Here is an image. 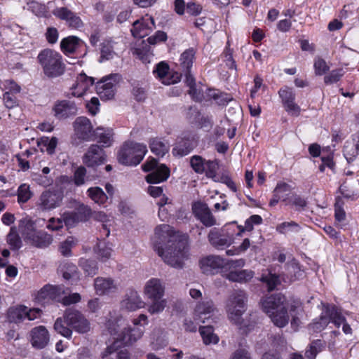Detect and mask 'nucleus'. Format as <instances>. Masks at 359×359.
Returning a JSON list of instances; mask_svg holds the SVG:
<instances>
[{"label":"nucleus","instance_id":"1","mask_svg":"<svg viewBox=\"0 0 359 359\" xmlns=\"http://www.w3.org/2000/svg\"><path fill=\"white\" fill-rule=\"evenodd\" d=\"M247 293L242 290H236L230 294L225 305L229 319L243 333L252 330L257 323L256 315L250 313L245 318H242L247 309Z\"/></svg>","mask_w":359,"mask_h":359},{"label":"nucleus","instance_id":"2","mask_svg":"<svg viewBox=\"0 0 359 359\" xmlns=\"http://www.w3.org/2000/svg\"><path fill=\"white\" fill-rule=\"evenodd\" d=\"M37 62L43 74L48 79L60 77L66 71L62 55L53 49L45 48L41 50L37 56Z\"/></svg>","mask_w":359,"mask_h":359},{"label":"nucleus","instance_id":"3","mask_svg":"<svg viewBox=\"0 0 359 359\" xmlns=\"http://www.w3.org/2000/svg\"><path fill=\"white\" fill-rule=\"evenodd\" d=\"M133 323L134 325L140 326L136 327H131L130 326L123 327V330L118 334L116 341L107 348L106 351L102 355V358L111 354L123 346L131 345L142 338L144 332L143 327L144 325L138 320V318L134 319Z\"/></svg>","mask_w":359,"mask_h":359},{"label":"nucleus","instance_id":"4","mask_svg":"<svg viewBox=\"0 0 359 359\" xmlns=\"http://www.w3.org/2000/svg\"><path fill=\"white\" fill-rule=\"evenodd\" d=\"M147 152L144 144L128 142H125L118 153V161L125 165H136L143 159Z\"/></svg>","mask_w":359,"mask_h":359},{"label":"nucleus","instance_id":"5","mask_svg":"<svg viewBox=\"0 0 359 359\" xmlns=\"http://www.w3.org/2000/svg\"><path fill=\"white\" fill-rule=\"evenodd\" d=\"M183 238L176 234L173 228L168 224H162L156 227L154 235L152 237L153 248L158 255L163 254V250L166 249L169 245L175 244Z\"/></svg>","mask_w":359,"mask_h":359},{"label":"nucleus","instance_id":"6","mask_svg":"<svg viewBox=\"0 0 359 359\" xmlns=\"http://www.w3.org/2000/svg\"><path fill=\"white\" fill-rule=\"evenodd\" d=\"M187 241L184 239L178 241L175 244L169 245L163 250V254L158 255L165 263L177 269L184 266V261L187 258L186 250Z\"/></svg>","mask_w":359,"mask_h":359},{"label":"nucleus","instance_id":"7","mask_svg":"<svg viewBox=\"0 0 359 359\" xmlns=\"http://www.w3.org/2000/svg\"><path fill=\"white\" fill-rule=\"evenodd\" d=\"M142 168L145 172H150L145 179L149 184H157L166 181L170 176V170L164 164H159L155 158L147 161Z\"/></svg>","mask_w":359,"mask_h":359},{"label":"nucleus","instance_id":"8","mask_svg":"<svg viewBox=\"0 0 359 359\" xmlns=\"http://www.w3.org/2000/svg\"><path fill=\"white\" fill-rule=\"evenodd\" d=\"M320 318L318 322L314 323V327L317 330L324 329L330 322L334 324L337 327H339L346 322L345 318L342 316L340 310L333 305H326Z\"/></svg>","mask_w":359,"mask_h":359},{"label":"nucleus","instance_id":"9","mask_svg":"<svg viewBox=\"0 0 359 359\" xmlns=\"http://www.w3.org/2000/svg\"><path fill=\"white\" fill-rule=\"evenodd\" d=\"M216 312L217 309L210 299H205L198 302L195 308L196 319L202 323H216L218 319V317L215 316Z\"/></svg>","mask_w":359,"mask_h":359},{"label":"nucleus","instance_id":"10","mask_svg":"<svg viewBox=\"0 0 359 359\" xmlns=\"http://www.w3.org/2000/svg\"><path fill=\"white\" fill-rule=\"evenodd\" d=\"M64 318L67 325L79 333H86L90 330L89 322L78 310L67 309L64 313Z\"/></svg>","mask_w":359,"mask_h":359},{"label":"nucleus","instance_id":"11","mask_svg":"<svg viewBox=\"0 0 359 359\" xmlns=\"http://www.w3.org/2000/svg\"><path fill=\"white\" fill-rule=\"evenodd\" d=\"M121 76L118 74L103 77L96 83L97 93L102 100H110L115 95V86L119 81Z\"/></svg>","mask_w":359,"mask_h":359},{"label":"nucleus","instance_id":"12","mask_svg":"<svg viewBox=\"0 0 359 359\" xmlns=\"http://www.w3.org/2000/svg\"><path fill=\"white\" fill-rule=\"evenodd\" d=\"M53 111L56 118L64 120L75 116L78 113V107L73 101L57 100L53 107Z\"/></svg>","mask_w":359,"mask_h":359},{"label":"nucleus","instance_id":"13","mask_svg":"<svg viewBox=\"0 0 359 359\" xmlns=\"http://www.w3.org/2000/svg\"><path fill=\"white\" fill-rule=\"evenodd\" d=\"M208 239L210 245L217 250H223L233 243L231 236L222 229H212L208 235Z\"/></svg>","mask_w":359,"mask_h":359},{"label":"nucleus","instance_id":"14","mask_svg":"<svg viewBox=\"0 0 359 359\" xmlns=\"http://www.w3.org/2000/svg\"><path fill=\"white\" fill-rule=\"evenodd\" d=\"M194 216L206 227H210L217 224L215 217L206 203L198 201L192 205Z\"/></svg>","mask_w":359,"mask_h":359},{"label":"nucleus","instance_id":"15","mask_svg":"<svg viewBox=\"0 0 359 359\" xmlns=\"http://www.w3.org/2000/svg\"><path fill=\"white\" fill-rule=\"evenodd\" d=\"M53 14L65 21L66 25L70 28L79 29L83 25L81 18L67 7H57L53 11Z\"/></svg>","mask_w":359,"mask_h":359},{"label":"nucleus","instance_id":"16","mask_svg":"<svg viewBox=\"0 0 359 359\" xmlns=\"http://www.w3.org/2000/svg\"><path fill=\"white\" fill-rule=\"evenodd\" d=\"M106 160L105 152L102 147L92 144L83 156V163L88 167H96L103 164Z\"/></svg>","mask_w":359,"mask_h":359},{"label":"nucleus","instance_id":"17","mask_svg":"<svg viewBox=\"0 0 359 359\" xmlns=\"http://www.w3.org/2000/svg\"><path fill=\"white\" fill-rule=\"evenodd\" d=\"M62 194L57 191H45L40 196L38 205L42 210H50L60 205Z\"/></svg>","mask_w":359,"mask_h":359},{"label":"nucleus","instance_id":"18","mask_svg":"<svg viewBox=\"0 0 359 359\" xmlns=\"http://www.w3.org/2000/svg\"><path fill=\"white\" fill-rule=\"evenodd\" d=\"M344 156L353 169L359 170V135L347 142L343 149Z\"/></svg>","mask_w":359,"mask_h":359},{"label":"nucleus","instance_id":"19","mask_svg":"<svg viewBox=\"0 0 359 359\" xmlns=\"http://www.w3.org/2000/svg\"><path fill=\"white\" fill-rule=\"evenodd\" d=\"M278 94L285 111L291 115L299 116L300 107L294 102L295 94L292 90L288 87H285L280 89Z\"/></svg>","mask_w":359,"mask_h":359},{"label":"nucleus","instance_id":"20","mask_svg":"<svg viewBox=\"0 0 359 359\" xmlns=\"http://www.w3.org/2000/svg\"><path fill=\"white\" fill-rule=\"evenodd\" d=\"M286 298L280 294L277 293L266 297L262 302L263 311L269 316L271 313L286 307Z\"/></svg>","mask_w":359,"mask_h":359},{"label":"nucleus","instance_id":"21","mask_svg":"<svg viewBox=\"0 0 359 359\" xmlns=\"http://www.w3.org/2000/svg\"><path fill=\"white\" fill-rule=\"evenodd\" d=\"M75 133L79 139L90 140L93 135V126L88 118L79 116L74 122Z\"/></svg>","mask_w":359,"mask_h":359},{"label":"nucleus","instance_id":"22","mask_svg":"<svg viewBox=\"0 0 359 359\" xmlns=\"http://www.w3.org/2000/svg\"><path fill=\"white\" fill-rule=\"evenodd\" d=\"M201 269L203 273L213 274L215 271L223 268L226 260L218 255H210L200 261Z\"/></svg>","mask_w":359,"mask_h":359},{"label":"nucleus","instance_id":"23","mask_svg":"<svg viewBox=\"0 0 359 359\" xmlns=\"http://www.w3.org/2000/svg\"><path fill=\"white\" fill-rule=\"evenodd\" d=\"M49 334L43 326L33 328L31 331V344L36 348L41 349L49 342Z\"/></svg>","mask_w":359,"mask_h":359},{"label":"nucleus","instance_id":"24","mask_svg":"<svg viewBox=\"0 0 359 359\" xmlns=\"http://www.w3.org/2000/svg\"><path fill=\"white\" fill-rule=\"evenodd\" d=\"M144 302L136 291L131 290L127 293L121 302V308L128 311H133L143 308Z\"/></svg>","mask_w":359,"mask_h":359},{"label":"nucleus","instance_id":"25","mask_svg":"<svg viewBox=\"0 0 359 359\" xmlns=\"http://www.w3.org/2000/svg\"><path fill=\"white\" fill-rule=\"evenodd\" d=\"M94 287L98 295L109 294L117 290V285L111 278H96L94 280Z\"/></svg>","mask_w":359,"mask_h":359},{"label":"nucleus","instance_id":"26","mask_svg":"<svg viewBox=\"0 0 359 359\" xmlns=\"http://www.w3.org/2000/svg\"><path fill=\"white\" fill-rule=\"evenodd\" d=\"M164 290L161 280L151 278L147 282L144 286V294L149 299H157L163 297Z\"/></svg>","mask_w":359,"mask_h":359},{"label":"nucleus","instance_id":"27","mask_svg":"<svg viewBox=\"0 0 359 359\" xmlns=\"http://www.w3.org/2000/svg\"><path fill=\"white\" fill-rule=\"evenodd\" d=\"M95 79L91 76H86L84 73H81L77 77V82L73 85L72 90H74L71 93L73 97H81L88 88L93 85Z\"/></svg>","mask_w":359,"mask_h":359},{"label":"nucleus","instance_id":"28","mask_svg":"<svg viewBox=\"0 0 359 359\" xmlns=\"http://www.w3.org/2000/svg\"><path fill=\"white\" fill-rule=\"evenodd\" d=\"M303 275L304 271L295 259H292L287 262L285 266V271L283 273L284 279L287 278L289 281L292 282L300 279Z\"/></svg>","mask_w":359,"mask_h":359},{"label":"nucleus","instance_id":"29","mask_svg":"<svg viewBox=\"0 0 359 359\" xmlns=\"http://www.w3.org/2000/svg\"><path fill=\"white\" fill-rule=\"evenodd\" d=\"M149 144L151 151L158 156H163L170 149L169 143L158 137L151 138Z\"/></svg>","mask_w":359,"mask_h":359},{"label":"nucleus","instance_id":"30","mask_svg":"<svg viewBox=\"0 0 359 359\" xmlns=\"http://www.w3.org/2000/svg\"><path fill=\"white\" fill-rule=\"evenodd\" d=\"M80 39L75 36L64 38L60 42V48L65 55L74 53L77 49Z\"/></svg>","mask_w":359,"mask_h":359},{"label":"nucleus","instance_id":"31","mask_svg":"<svg viewBox=\"0 0 359 359\" xmlns=\"http://www.w3.org/2000/svg\"><path fill=\"white\" fill-rule=\"evenodd\" d=\"M52 241L53 238L50 234L46 232L39 231L36 232L34 236L32 237L29 243L36 248H43L49 246Z\"/></svg>","mask_w":359,"mask_h":359},{"label":"nucleus","instance_id":"32","mask_svg":"<svg viewBox=\"0 0 359 359\" xmlns=\"http://www.w3.org/2000/svg\"><path fill=\"white\" fill-rule=\"evenodd\" d=\"M196 147V144L192 140H182L177 142L176 147L173 149L172 153L175 156H183L190 153Z\"/></svg>","mask_w":359,"mask_h":359},{"label":"nucleus","instance_id":"33","mask_svg":"<svg viewBox=\"0 0 359 359\" xmlns=\"http://www.w3.org/2000/svg\"><path fill=\"white\" fill-rule=\"evenodd\" d=\"M199 332L205 344H215L218 342L219 338L215 334H214L213 327L211 323H208L205 326H201Z\"/></svg>","mask_w":359,"mask_h":359},{"label":"nucleus","instance_id":"34","mask_svg":"<svg viewBox=\"0 0 359 359\" xmlns=\"http://www.w3.org/2000/svg\"><path fill=\"white\" fill-rule=\"evenodd\" d=\"M9 322L19 323L26 318V306L11 307L7 313Z\"/></svg>","mask_w":359,"mask_h":359},{"label":"nucleus","instance_id":"35","mask_svg":"<svg viewBox=\"0 0 359 359\" xmlns=\"http://www.w3.org/2000/svg\"><path fill=\"white\" fill-rule=\"evenodd\" d=\"M269 316L274 325L279 327H285L287 325L290 320L286 307L271 313Z\"/></svg>","mask_w":359,"mask_h":359},{"label":"nucleus","instance_id":"36","mask_svg":"<svg viewBox=\"0 0 359 359\" xmlns=\"http://www.w3.org/2000/svg\"><path fill=\"white\" fill-rule=\"evenodd\" d=\"M125 325V320L122 317H117L115 318H110L106 322V327L111 335H116L114 342L116 341L118 334L121 332L123 329L120 331L121 327Z\"/></svg>","mask_w":359,"mask_h":359},{"label":"nucleus","instance_id":"37","mask_svg":"<svg viewBox=\"0 0 359 359\" xmlns=\"http://www.w3.org/2000/svg\"><path fill=\"white\" fill-rule=\"evenodd\" d=\"M57 144V139L55 137L51 138L48 137H42L38 141V146L40 147L41 151H46L50 155H52L55 153Z\"/></svg>","mask_w":359,"mask_h":359},{"label":"nucleus","instance_id":"38","mask_svg":"<svg viewBox=\"0 0 359 359\" xmlns=\"http://www.w3.org/2000/svg\"><path fill=\"white\" fill-rule=\"evenodd\" d=\"M253 275L254 273L252 271H233L228 273L227 278L233 282H247L253 277Z\"/></svg>","mask_w":359,"mask_h":359},{"label":"nucleus","instance_id":"39","mask_svg":"<svg viewBox=\"0 0 359 359\" xmlns=\"http://www.w3.org/2000/svg\"><path fill=\"white\" fill-rule=\"evenodd\" d=\"M195 50L194 48H189L184 50L180 59V65L183 71H188L192 67L195 58Z\"/></svg>","mask_w":359,"mask_h":359},{"label":"nucleus","instance_id":"40","mask_svg":"<svg viewBox=\"0 0 359 359\" xmlns=\"http://www.w3.org/2000/svg\"><path fill=\"white\" fill-rule=\"evenodd\" d=\"M94 133L98 139V142L102 144V147H107L111 144L113 134L111 130H104L102 128H97Z\"/></svg>","mask_w":359,"mask_h":359},{"label":"nucleus","instance_id":"41","mask_svg":"<svg viewBox=\"0 0 359 359\" xmlns=\"http://www.w3.org/2000/svg\"><path fill=\"white\" fill-rule=\"evenodd\" d=\"M169 66L164 62L158 63L156 68L154 69V74H156L157 76L162 81V83L165 85H170L174 83L172 79H167L168 74Z\"/></svg>","mask_w":359,"mask_h":359},{"label":"nucleus","instance_id":"42","mask_svg":"<svg viewBox=\"0 0 359 359\" xmlns=\"http://www.w3.org/2000/svg\"><path fill=\"white\" fill-rule=\"evenodd\" d=\"M87 193L91 200L100 205L105 203L108 199L107 194L98 187L89 188Z\"/></svg>","mask_w":359,"mask_h":359},{"label":"nucleus","instance_id":"43","mask_svg":"<svg viewBox=\"0 0 359 359\" xmlns=\"http://www.w3.org/2000/svg\"><path fill=\"white\" fill-rule=\"evenodd\" d=\"M19 229L24 239L28 242L36 233L33 224L27 219H22L20 222Z\"/></svg>","mask_w":359,"mask_h":359},{"label":"nucleus","instance_id":"44","mask_svg":"<svg viewBox=\"0 0 359 359\" xmlns=\"http://www.w3.org/2000/svg\"><path fill=\"white\" fill-rule=\"evenodd\" d=\"M55 330L62 336L70 338L72 334V330L69 325H67L65 319L63 318H58L54 324Z\"/></svg>","mask_w":359,"mask_h":359},{"label":"nucleus","instance_id":"45","mask_svg":"<svg viewBox=\"0 0 359 359\" xmlns=\"http://www.w3.org/2000/svg\"><path fill=\"white\" fill-rule=\"evenodd\" d=\"M273 192L276 196H278L281 201L285 203H287L290 196L293 194L291 192V187L286 183L278 184Z\"/></svg>","mask_w":359,"mask_h":359},{"label":"nucleus","instance_id":"46","mask_svg":"<svg viewBox=\"0 0 359 359\" xmlns=\"http://www.w3.org/2000/svg\"><path fill=\"white\" fill-rule=\"evenodd\" d=\"M112 251L113 250L111 245L105 243H100L97 245L96 253L98 256V258L102 262H106L111 257Z\"/></svg>","mask_w":359,"mask_h":359},{"label":"nucleus","instance_id":"47","mask_svg":"<svg viewBox=\"0 0 359 359\" xmlns=\"http://www.w3.org/2000/svg\"><path fill=\"white\" fill-rule=\"evenodd\" d=\"M290 312L292 315L291 325L296 329L300 323L299 316H301L303 312L302 304L299 302H294V304L290 306Z\"/></svg>","mask_w":359,"mask_h":359},{"label":"nucleus","instance_id":"48","mask_svg":"<svg viewBox=\"0 0 359 359\" xmlns=\"http://www.w3.org/2000/svg\"><path fill=\"white\" fill-rule=\"evenodd\" d=\"M323 348L324 344L321 340L313 341L306 351L305 356L309 359H314L317 354L323 351Z\"/></svg>","mask_w":359,"mask_h":359},{"label":"nucleus","instance_id":"49","mask_svg":"<svg viewBox=\"0 0 359 359\" xmlns=\"http://www.w3.org/2000/svg\"><path fill=\"white\" fill-rule=\"evenodd\" d=\"M133 29L131 30L133 35L135 37L143 38L148 35L147 29H149L148 25L140 20H136L133 24Z\"/></svg>","mask_w":359,"mask_h":359},{"label":"nucleus","instance_id":"50","mask_svg":"<svg viewBox=\"0 0 359 359\" xmlns=\"http://www.w3.org/2000/svg\"><path fill=\"white\" fill-rule=\"evenodd\" d=\"M77 243L76 239L74 237H68L65 241L62 242L59 250L65 257H69L72 255L71 250Z\"/></svg>","mask_w":359,"mask_h":359},{"label":"nucleus","instance_id":"51","mask_svg":"<svg viewBox=\"0 0 359 359\" xmlns=\"http://www.w3.org/2000/svg\"><path fill=\"white\" fill-rule=\"evenodd\" d=\"M80 266L88 276H93L97 273V264L94 260L81 259L80 261Z\"/></svg>","mask_w":359,"mask_h":359},{"label":"nucleus","instance_id":"52","mask_svg":"<svg viewBox=\"0 0 359 359\" xmlns=\"http://www.w3.org/2000/svg\"><path fill=\"white\" fill-rule=\"evenodd\" d=\"M7 242L13 250H18L22 246V241L15 227H12L7 236Z\"/></svg>","mask_w":359,"mask_h":359},{"label":"nucleus","instance_id":"53","mask_svg":"<svg viewBox=\"0 0 359 359\" xmlns=\"http://www.w3.org/2000/svg\"><path fill=\"white\" fill-rule=\"evenodd\" d=\"M48 290L51 300L62 302L63 295L65 294V290L63 286L50 285V288Z\"/></svg>","mask_w":359,"mask_h":359},{"label":"nucleus","instance_id":"54","mask_svg":"<svg viewBox=\"0 0 359 359\" xmlns=\"http://www.w3.org/2000/svg\"><path fill=\"white\" fill-rule=\"evenodd\" d=\"M74 211L81 222H86L92 215L90 208L84 204H80Z\"/></svg>","mask_w":359,"mask_h":359},{"label":"nucleus","instance_id":"55","mask_svg":"<svg viewBox=\"0 0 359 359\" xmlns=\"http://www.w3.org/2000/svg\"><path fill=\"white\" fill-rule=\"evenodd\" d=\"M190 164L193 170L197 173L205 171V160L200 156L195 155L191 158Z\"/></svg>","mask_w":359,"mask_h":359},{"label":"nucleus","instance_id":"56","mask_svg":"<svg viewBox=\"0 0 359 359\" xmlns=\"http://www.w3.org/2000/svg\"><path fill=\"white\" fill-rule=\"evenodd\" d=\"M286 204H292L296 207L297 210H299L304 209L307 205V202L305 198L301 196L296 194H292L290 196V198L287 201Z\"/></svg>","mask_w":359,"mask_h":359},{"label":"nucleus","instance_id":"57","mask_svg":"<svg viewBox=\"0 0 359 359\" xmlns=\"http://www.w3.org/2000/svg\"><path fill=\"white\" fill-rule=\"evenodd\" d=\"M50 285L43 286L36 296V301L41 304H48L51 299L49 294Z\"/></svg>","mask_w":359,"mask_h":359},{"label":"nucleus","instance_id":"58","mask_svg":"<svg viewBox=\"0 0 359 359\" xmlns=\"http://www.w3.org/2000/svg\"><path fill=\"white\" fill-rule=\"evenodd\" d=\"M152 303L148 309V311L150 313H158L163 311L165 307L166 302L162 298H158L157 299H150Z\"/></svg>","mask_w":359,"mask_h":359},{"label":"nucleus","instance_id":"59","mask_svg":"<svg viewBox=\"0 0 359 359\" xmlns=\"http://www.w3.org/2000/svg\"><path fill=\"white\" fill-rule=\"evenodd\" d=\"M3 101L4 106L8 109L18 107V100L16 99L15 96L10 92H6L4 93Z\"/></svg>","mask_w":359,"mask_h":359},{"label":"nucleus","instance_id":"60","mask_svg":"<svg viewBox=\"0 0 359 359\" xmlns=\"http://www.w3.org/2000/svg\"><path fill=\"white\" fill-rule=\"evenodd\" d=\"M261 280L263 283L266 284L269 291L274 290L276 285L279 283L278 276L271 273L262 276Z\"/></svg>","mask_w":359,"mask_h":359},{"label":"nucleus","instance_id":"61","mask_svg":"<svg viewBox=\"0 0 359 359\" xmlns=\"http://www.w3.org/2000/svg\"><path fill=\"white\" fill-rule=\"evenodd\" d=\"M62 219L66 226L72 227L81 222L74 211L65 212L62 215Z\"/></svg>","mask_w":359,"mask_h":359},{"label":"nucleus","instance_id":"62","mask_svg":"<svg viewBox=\"0 0 359 359\" xmlns=\"http://www.w3.org/2000/svg\"><path fill=\"white\" fill-rule=\"evenodd\" d=\"M210 96L217 102L219 105H225L229 102L233 100L232 96L230 94L224 93H215L214 92Z\"/></svg>","mask_w":359,"mask_h":359},{"label":"nucleus","instance_id":"63","mask_svg":"<svg viewBox=\"0 0 359 359\" xmlns=\"http://www.w3.org/2000/svg\"><path fill=\"white\" fill-rule=\"evenodd\" d=\"M18 197L20 202H27L31 197L29 186L25 184L20 185L18 189Z\"/></svg>","mask_w":359,"mask_h":359},{"label":"nucleus","instance_id":"64","mask_svg":"<svg viewBox=\"0 0 359 359\" xmlns=\"http://www.w3.org/2000/svg\"><path fill=\"white\" fill-rule=\"evenodd\" d=\"M86 169L83 166L79 167L74 175V183L77 186H81L85 183V177Z\"/></svg>","mask_w":359,"mask_h":359}]
</instances>
